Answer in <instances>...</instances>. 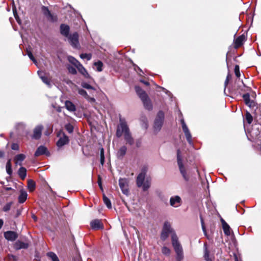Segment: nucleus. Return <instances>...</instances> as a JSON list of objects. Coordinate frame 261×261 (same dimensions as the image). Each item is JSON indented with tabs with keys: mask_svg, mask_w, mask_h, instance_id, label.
Instances as JSON below:
<instances>
[{
	"mask_svg": "<svg viewBox=\"0 0 261 261\" xmlns=\"http://www.w3.org/2000/svg\"><path fill=\"white\" fill-rule=\"evenodd\" d=\"M163 230L172 233L171 241L172 246L176 254L177 259L178 261H180L184 257L183 249L176 234L172 229L171 224L169 222L166 221L164 223Z\"/></svg>",
	"mask_w": 261,
	"mask_h": 261,
	"instance_id": "1",
	"label": "nucleus"
},
{
	"mask_svg": "<svg viewBox=\"0 0 261 261\" xmlns=\"http://www.w3.org/2000/svg\"><path fill=\"white\" fill-rule=\"evenodd\" d=\"M119 122L120 124L117 127L116 133V136L118 138H120L122 136L123 134H124V139L126 143L130 145H133L134 143V140L131 136L125 120L120 118Z\"/></svg>",
	"mask_w": 261,
	"mask_h": 261,
	"instance_id": "2",
	"label": "nucleus"
},
{
	"mask_svg": "<svg viewBox=\"0 0 261 261\" xmlns=\"http://www.w3.org/2000/svg\"><path fill=\"white\" fill-rule=\"evenodd\" d=\"M177 164L179 167V169L180 173L181 174L182 177L186 181H188L190 179L189 175L187 173L186 169L182 163V158L181 156L180 151L178 149L177 151Z\"/></svg>",
	"mask_w": 261,
	"mask_h": 261,
	"instance_id": "3",
	"label": "nucleus"
},
{
	"mask_svg": "<svg viewBox=\"0 0 261 261\" xmlns=\"http://www.w3.org/2000/svg\"><path fill=\"white\" fill-rule=\"evenodd\" d=\"M164 120V113L163 111H159L154 120V128L156 131H159L163 125Z\"/></svg>",
	"mask_w": 261,
	"mask_h": 261,
	"instance_id": "4",
	"label": "nucleus"
},
{
	"mask_svg": "<svg viewBox=\"0 0 261 261\" xmlns=\"http://www.w3.org/2000/svg\"><path fill=\"white\" fill-rule=\"evenodd\" d=\"M58 137H59V139L57 142L58 147H62L69 143V140L68 137L62 131H60L58 133Z\"/></svg>",
	"mask_w": 261,
	"mask_h": 261,
	"instance_id": "5",
	"label": "nucleus"
},
{
	"mask_svg": "<svg viewBox=\"0 0 261 261\" xmlns=\"http://www.w3.org/2000/svg\"><path fill=\"white\" fill-rule=\"evenodd\" d=\"M147 171V167H143L141 169V172L139 174L137 177L136 183L138 187H141L143 186V183L145 180V176Z\"/></svg>",
	"mask_w": 261,
	"mask_h": 261,
	"instance_id": "6",
	"label": "nucleus"
},
{
	"mask_svg": "<svg viewBox=\"0 0 261 261\" xmlns=\"http://www.w3.org/2000/svg\"><path fill=\"white\" fill-rule=\"evenodd\" d=\"M119 185L122 193L126 195H128L129 194V191L128 188V181L127 179L125 178H120L119 180Z\"/></svg>",
	"mask_w": 261,
	"mask_h": 261,
	"instance_id": "7",
	"label": "nucleus"
},
{
	"mask_svg": "<svg viewBox=\"0 0 261 261\" xmlns=\"http://www.w3.org/2000/svg\"><path fill=\"white\" fill-rule=\"evenodd\" d=\"M67 37L70 43L72 46V47L76 48H78L80 47L79 42V35L76 32L69 35Z\"/></svg>",
	"mask_w": 261,
	"mask_h": 261,
	"instance_id": "8",
	"label": "nucleus"
},
{
	"mask_svg": "<svg viewBox=\"0 0 261 261\" xmlns=\"http://www.w3.org/2000/svg\"><path fill=\"white\" fill-rule=\"evenodd\" d=\"M181 123L182 130L185 133L187 141L190 144L193 145L192 136L184 119L181 120Z\"/></svg>",
	"mask_w": 261,
	"mask_h": 261,
	"instance_id": "9",
	"label": "nucleus"
},
{
	"mask_svg": "<svg viewBox=\"0 0 261 261\" xmlns=\"http://www.w3.org/2000/svg\"><path fill=\"white\" fill-rule=\"evenodd\" d=\"M181 203V199L179 196H172L170 199V204L173 207H177Z\"/></svg>",
	"mask_w": 261,
	"mask_h": 261,
	"instance_id": "10",
	"label": "nucleus"
},
{
	"mask_svg": "<svg viewBox=\"0 0 261 261\" xmlns=\"http://www.w3.org/2000/svg\"><path fill=\"white\" fill-rule=\"evenodd\" d=\"M43 129V126L42 125H38L34 129L33 135L32 138L38 140L40 138L42 134V130Z\"/></svg>",
	"mask_w": 261,
	"mask_h": 261,
	"instance_id": "11",
	"label": "nucleus"
},
{
	"mask_svg": "<svg viewBox=\"0 0 261 261\" xmlns=\"http://www.w3.org/2000/svg\"><path fill=\"white\" fill-rule=\"evenodd\" d=\"M4 237L8 241H14L18 237L17 233L13 231H7L4 233Z\"/></svg>",
	"mask_w": 261,
	"mask_h": 261,
	"instance_id": "12",
	"label": "nucleus"
},
{
	"mask_svg": "<svg viewBox=\"0 0 261 261\" xmlns=\"http://www.w3.org/2000/svg\"><path fill=\"white\" fill-rule=\"evenodd\" d=\"M141 100L143 103L144 108L147 110L150 111L152 109V105L151 102L148 96L141 99Z\"/></svg>",
	"mask_w": 261,
	"mask_h": 261,
	"instance_id": "13",
	"label": "nucleus"
},
{
	"mask_svg": "<svg viewBox=\"0 0 261 261\" xmlns=\"http://www.w3.org/2000/svg\"><path fill=\"white\" fill-rule=\"evenodd\" d=\"M91 227L94 229H99L103 228V225L100 220L95 219L90 223Z\"/></svg>",
	"mask_w": 261,
	"mask_h": 261,
	"instance_id": "14",
	"label": "nucleus"
},
{
	"mask_svg": "<svg viewBox=\"0 0 261 261\" xmlns=\"http://www.w3.org/2000/svg\"><path fill=\"white\" fill-rule=\"evenodd\" d=\"M29 245L28 243L17 241L15 243L14 247L16 250H19L21 249H27L29 247Z\"/></svg>",
	"mask_w": 261,
	"mask_h": 261,
	"instance_id": "15",
	"label": "nucleus"
},
{
	"mask_svg": "<svg viewBox=\"0 0 261 261\" xmlns=\"http://www.w3.org/2000/svg\"><path fill=\"white\" fill-rule=\"evenodd\" d=\"M221 221L225 234L227 236H230L231 233V228L230 226L223 219H221Z\"/></svg>",
	"mask_w": 261,
	"mask_h": 261,
	"instance_id": "16",
	"label": "nucleus"
},
{
	"mask_svg": "<svg viewBox=\"0 0 261 261\" xmlns=\"http://www.w3.org/2000/svg\"><path fill=\"white\" fill-rule=\"evenodd\" d=\"M70 28L68 25L65 24H62L60 26V32L61 34L67 37L69 35Z\"/></svg>",
	"mask_w": 261,
	"mask_h": 261,
	"instance_id": "17",
	"label": "nucleus"
},
{
	"mask_svg": "<svg viewBox=\"0 0 261 261\" xmlns=\"http://www.w3.org/2000/svg\"><path fill=\"white\" fill-rule=\"evenodd\" d=\"M44 154H49V153L47 152V148L44 146H40L37 149L35 153V155L36 156H38Z\"/></svg>",
	"mask_w": 261,
	"mask_h": 261,
	"instance_id": "18",
	"label": "nucleus"
},
{
	"mask_svg": "<svg viewBox=\"0 0 261 261\" xmlns=\"http://www.w3.org/2000/svg\"><path fill=\"white\" fill-rule=\"evenodd\" d=\"M246 37L244 35H242L239 36L236 40L234 42V46L235 48H237L240 47L245 41Z\"/></svg>",
	"mask_w": 261,
	"mask_h": 261,
	"instance_id": "19",
	"label": "nucleus"
},
{
	"mask_svg": "<svg viewBox=\"0 0 261 261\" xmlns=\"http://www.w3.org/2000/svg\"><path fill=\"white\" fill-rule=\"evenodd\" d=\"M76 68L79 70V71L86 78H90V76L88 74L86 69L84 67V66L81 64L78 66H77Z\"/></svg>",
	"mask_w": 261,
	"mask_h": 261,
	"instance_id": "20",
	"label": "nucleus"
},
{
	"mask_svg": "<svg viewBox=\"0 0 261 261\" xmlns=\"http://www.w3.org/2000/svg\"><path fill=\"white\" fill-rule=\"evenodd\" d=\"M127 148L125 146H122L120 148L117 153V158L122 159L126 154Z\"/></svg>",
	"mask_w": 261,
	"mask_h": 261,
	"instance_id": "21",
	"label": "nucleus"
},
{
	"mask_svg": "<svg viewBox=\"0 0 261 261\" xmlns=\"http://www.w3.org/2000/svg\"><path fill=\"white\" fill-rule=\"evenodd\" d=\"M135 90L139 97L141 99L147 96L145 92L142 90L139 86H136L135 87Z\"/></svg>",
	"mask_w": 261,
	"mask_h": 261,
	"instance_id": "22",
	"label": "nucleus"
},
{
	"mask_svg": "<svg viewBox=\"0 0 261 261\" xmlns=\"http://www.w3.org/2000/svg\"><path fill=\"white\" fill-rule=\"evenodd\" d=\"M25 155L23 154H19L17 155L14 158L15 164L21 166L22 165V162L25 159Z\"/></svg>",
	"mask_w": 261,
	"mask_h": 261,
	"instance_id": "23",
	"label": "nucleus"
},
{
	"mask_svg": "<svg viewBox=\"0 0 261 261\" xmlns=\"http://www.w3.org/2000/svg\"><path fill=\"white\" fill-rule=\"evenodd\" d=\"M38 74L40 78L42 80L43 83L47 85H50L49 80L45 75V73L43 71H38Z\"/></svg>",
	"mask_w": 261,
	"mask_h": 261,
	"instance_id": "24",
	"label": "nucleus"
},
{
	"mask_svg": "<svg viewBox=\"0 0 261 261\" xmlns=\"http://www.w3.org/2000/svg\"><path fill=\"white\" fill-rule=\"evenodd\" d=\"M66 108L70 112H74L76 110L75 105L70 101L66 100L65 103Z\"/></svg>",
	"mask_w": 261,
	"mask_h": 261,
	"instance_id": "25",
	"label": "nucleus"
},
{
	"mask_svg": "<svg viewBox=\"0 0 261 261\" xmlns=\"http://www.w3.org/2000/svg\"><path fill=\"white\" fill-rule=\"evenodd\" d=\"M243 98L246 105L248 106L249 107H252L253 101L250 100V95L249 93L243 94Z\"/></svg>",
	"mask_w": 261,
	"mask_h": 261,
	"instance_id": "26",
	"label": "nucleus"
},
{
	"mask_svg": "<svg viewBox=\"0 0 261 261\" xmlns=\"http://www.w3.org/2000/svg\"><path fill=\"white\" fill-rule=\"evenodd\" d=\"M151 185V179L149 178H147L143 183L142 186V190L144 191H147L150 187Z\"/></svg>",
	"mask_w": 261,
	"mask_h": 261,
	"instance_id": "27",
	"label": "nucleus"
},
{
	"mask_svg": "<svg viewBox=\"0 0 261 261\" xmlns=\"http://www.w3.org/2000/svg\"><path fill=\"white\" fill-rule=\"evenodd\" d=\"M27 193L26 192L21 191L20 192V194L18 197V201L20 203H23L27 198Z\"/></svg>",
	"mask_w": 261,
	"mask_h": 261,
	"instance_id": "28",
	"label": "nucleus"
},
{
	"mask_svg": "<svg viewBox=\"0 0 261 261\" xmlns=\"http://www.w3.org/2000/svg\"><path fill=\"white\" fill-rule=\"evenodd\" d=\"M18 174L22 179H24L27 176V170L24 167H20L18 171Z\"/></svg>",
	"mask_w": 261,
	"mask_h": 261,
	"instance_id": "29",
	"label": "nucleus"
},
{
	"mask_svg": "<svg viewBox=\"0 0 261 261\" xmlns=\"http://www.w3.org/2000/svg\"><path fill=\"white\" fill-rule=\"evenodd\" d=\"M68 60L70 63L75 66L76 68L77 66L81 64L80 62H79L75 58L72 56H68Z\"/></svg>",
	"mask_w": 261,
	"mask_h": 261,
	"instance_id": "30",
	"label": "nucleus"
},
{
	"mask_svg": "<svg viewBox=\"0 0 261 261\" xmlns=\"http://www.w3.org/2000/svg\"><path fill=\"white\" fill-rule=\"evenodd\" d=\"M28 188L30 191H33L35 188V182L32 179H29L28 181Z\"/></svg>",
	"mask_w": 261,
	"mask_h": 261,
	"instance_id": "31",
	"label": "nucleus"
},
{
	"mask_svg": "<svg viewBox=\"0 0 261 261\" xmlns=\"http://www.w3.org/2000/svg\"><path fill=\"white\" fill-rule=\"evenodd\" d=\"M47 256L50 258L52 261H60L57 255L53 252H48Z\"/></svg>",
	"mask_w": 261,
	"mask_h": 261,
	"instance_id": "32",
	"label": "nucleus"
},
{
	"mask_svg": "<svg viewBox=\"0 0 261 261\" xmlns=\"http://www.w3.org/2000/svg\"><path fill=\"white\" fill-rule=\"evenodd\" d=\"M6 171L7 173L9 175H11L12 173V170L11 168V160H9L6 164Z\"/></svg>",
	"mask_w": 261,
	"mask_h": 261,
	"instance_id": "33",
	"label": "nucleus"
},
{
	"mask_svg": "<svg viewBox=\"0 0 261 261\" xmlns=\"http://www.w3.org/2000/svg\"><path fill=\"white\" fill-rule=\"evenodd\" d=\"M94 65L96 67L97 71L100 72L102 70L103 64L101 61H98L95 62Z\"/></svg>",
	"mask_w": 261,
	"mask_h": 261,
	"instance_id": "34",
	"label": "nucleus"
},
{
	"mask_svg": "<svg viewBox=\"0 0 261 261\" xmlns=\"http://www.w3.org/2000/svg\"><path fill=\"white\" fill-rule=\"evenodd\" d=\"M162 252L165 255L169 256L171 253V250L166 246H163L162 248Z\"/></svg>",
	"mask_w": 261,
	"mask_h": 261,
	"instance_id": "35",
	"label": "nucleus"
},
{
	"mask_svg": "<svg viewBox=\"0 0 261 261\" xmlns=\"http://www.w3.org/2000/svg\"><path fill=\"white\" fill-rule=\"evenodd\" d=\"M103 200L105 204L109 208H111L112 207L110 200L105 195L103 196Z\"/></svg>",
	"mask_w": 261,
	"mask_h": 261,
	"instance_id": "36",
	"label": "nucleus"
},
{
	"mask_svg": "<svg viewBox=\"0 0 261 261\" xmlns=\"http://www.w3.org/2000/svg\"><path fill=\"white\" fill-rule=\"evenodd\" d=\"M245 118L248 124H250L252 123L253 118L251 115L248 112H246Z\"/></svg>",
	"mask_w": 261,
	"mask_h": 261,
	"instance_id": "37",
	"label": "nucleus"
},
{
	"mask_svg": "<svg viewBox=\"0 0 261 261\" xmlns=\"http://www.w3.org/2000/svg\"><path fill=\"white\" fill-rule=\"evenodd\" d=\"M42 10L43 11L44 15L52 19L53 16H52L51 14L50 13V11H49V10L47 9V8L43 6V7H42Z\"/></svg>",
	"mask_w": 261,
	"mask_h": 261,
	"instance_id": "38",
	"label": "nucleus"
},
{
	"mask_svg": "<svg viewBox=\"0 0 261 261\" xmlns=\"http://www.w3.org/2000/svg\"><path fill=\"white\" fill-rule=\"evenodd\" d=\"M100 164L103 166L105 163V154H104V149L101 148L100 149Z\"/></svg>",
	"mask_w": 261,
	"mask_h": 261,
	"instance_id": "39",
	"label": "nucleus"
},
{
	"mask_svg": "<svg viewBox=\"0 0 261 261\" xmlns=\"http://www.w3.org/2000/svg\"><path fill=\"white\" fill-rule=\"evenodd\" d=\"M170 233V232H169L168 231H165V230L162 229V232H161V239L163 241L166 240L167 239V238L168 237L169 234Z\"/></svg>",
	"mask_w": 261,
	"mask_h": 261,
	"instance_id": "40",
	"label": "nucleus"
},
{
	"mask_svg": "<svg viewBox=\"0 0 261 261\" xmlns=\"http://www.w3.org/2000/svg\"><path fill=\"white\" fill-rule=\"evenodd\" d=\"M80 57L82 59H86L88 61H89L92 58V55L91 54H82L80 55Z\"/></svg>",
	"mask_w": 261,
	"mask_h": 261,
	"instance_id": "41",
	"label": "nucleus"
},
{
	"mask_svg": "<svg viewBox=\"0 0 261 261\" xmlns=\"http://www.w3.org/2000/svg\"><path fill=\"white\" fill-rule=\"evenodd\" d=\"M27 55L29 56V58L35 64H37V61L34 57L32 52L30 50L27 49Z\"/></svg>",
	"mask_w": 261,
	"mask_h": 261,
	"instance_id": "42",
	"label": "nucleus"
},
{
	"mask_svg": "<svg viewBox=\"0 0 261 261\" xmlns=\"http://www.w3.org/2000/svg\"><path fill=\"white\" fill-rule=\"evenodd\" d=\"M78 93L82 96L85 97L86 98H88L89 97V96H88L87 92L84 89H79Z\"/></svg>",
	"mask_w": 261,
	"mask_h": 261,
	"instance_id": "43",
	"label": "nucleus"
},
{
	"mask_svg": "<svg viewBox=\"0 0 261 261\" xmlns=\"http://www.w3.org/2000/svg\"><path fill=\"white\" fill-rule=\"evenodd\" d=\"M65 128L67 130V131L69 133H72L73 130V127L72 126V125H71V124L70 123H68V124H67L66 125H65Z\"/></svg>",
	"mask_w": 261,
	"mask_h": 261,
	"instance_id": "44",
	"label": "nucleus"
},
{
	"mask_svg": "<svg viewBox=\"0 0 261 261\" xmlns=\"http://www.w3.org/2000/svg\"><path fill=\"white\" fill-rule=\"evenodd\" d=\"M205 249H204V257L205 259L206 260H210L211 259L209 257V252L207 250V249L206 247V245H204Z\"/></svg>",
	"mask_w": 261,
	"mask_h": 261,
	"instance_id": "45",
	"label": "nucleus"
},
{
	"mask_svg": "<svg viewBox=\"0 0 261 261\" xmlns=\"http://www.w3.org/2000/svg\"><path fill=\"white\" fill-rule=\"evenodd\" d=\"M67 69L68 70V71L72 74H75L77 73L76 69L72 66H69L67 67Z\"/></svg>",
	"mask_w": 261,
	"mask_h": 261,
	"instance_id": "46",
	"label": "nucleus"
},
{
	"mask_svg": "<svg viewBox=\"0 0 261 261\" xmlns=\"http://www.w3.org/2000/svg\"><path fill=\"white\" fill-rule=\"evenodd\" d=\"M12 205L11 202L7 203L4 207H3V211L4 212H8L9 211L10 208Z\"/></svg>",
	"mask_w": 261,
	"mask_h": 261,
	"instance_id": "47",
	"label": "nucleus"
},
{
	"mask_svg": "<svg viewBox=\"0 0 261 261\" xmlns=\"http://www.w3.org/2000/svg\"><path fill=\"white\" fill-rule=\"evenodd\" d=\"M234 73L236 75L239 77L240 76V73L239 71V66L238 65H236L234 67Z\"/></svg>",
	"mask_w": 261,
	"mask_h": 261,
	"instance_id": "48",
	"label": "nucleus"
},
{
	"mask_svg": "<svg viewBox=\"0 0 261 261\" xmlns=\"http://www.w3.org/2000/svg\"><path fill=\"white\" fill-rule=\"evenodd\" d=\"M82 85L83 88H86L87 89H94V88L88 83H82Z\"/></svg>",
	"mask_w": 261,
	"mask_h": 261,
	"instance_id": "49",
	"label": "nucleus"
},
{
	"mask_svg": "<svg viewBox=\"0 0 261 261\" xmlns=\"http://www.w3.org/2000/svg\"><path fill=\"white\" fill-rule=\"evenodd\" d=\"M8 257L9 260H11V261H16L17 260V256H16L14 255H12V254L8 255Z\"/></svg>",
	"mask_w": 261,
	"mask_h": 261,
	"instance_id": "50",
	"label": "nucleus"
},
{
	"mask_svg": "<svg viewBox=\"0 0 261 261\" xmlns=\"http://www.w3.org/2000/svg\"><path fill=\"white\" fill-rule=\"evenodd\" d=\"M231 78V74L230 73H228L226 79L225 80V83H224L225 87H226V86L228 85L229 81L230 80V79Z\"/></svg>",
	"mask_w": 261,
	"mask_h": 261,
	"instance_id": "51",
	"label": "nucleus"
},
{
	"mask_svg": "<svg viewBox=\"0 0 261 261\" xmlns=\"http://www.w3.org/2000/svg\"><path fill=\"white\" fill-rule=\"evenodd\" d=\"M11 148L13 150H17L18 149V145L17 144H13L12 145Z\"/></svg>",
	"mask_w": 261,
	"mask_h": 261,
	"instance_id": "52",
	"label": "nucleus"
},
{
	"mask_svg": "<svg viewBox=\"0 0 261 261\" xmlns=\"http://www.w3.org/2000/svg\"><path fill=\"white\" fill-rule=\"evenodd\" d=\"M140 82L142 83H143L144 84L146 85V86H149V83L148 82H146V81H145L144 80H140Z\"/></svg>",
	"mask_w": 261,
	"mask_h": 261,
	"instance_id": "53",
	"label": "nucleus"
},
{
	"mask_svg": "<svg viewBox=\"0 0 261 261\" xmlns=\"http://www.w3.org/2000/svg\"><path fill=\"white\" fill-rule=\"evenodd\" d=\"M4 222L2 219H0V229L2 228V226L3 225Z\"/></svg>",
	"mask_w": 261,
	"mask_h": 261,
	"instance_id": "54",
	"label": "nucleus"
},
{
	"mask_svg": "<svg viewBox=\"0 0 261 261\" xmlns=\"http://www.w3.org/2000/svg\"><path fill=\"white\" fill-rule=\"evenodd\" d=\"M257 144L261 148V140H257L256 142Z\"/></svg>",
	"mask_w": 261,
	"mask_h": 261,
	"instance_id": "55",
	"label": "nucleus"
},
{
	"mask_svg": "<svg viewBox=\"0 0 261 261\" xmlns=\"http://www.w3.org/2000/svg\"><path fill=\"white\" fill-rule=\"evenodd\" d=\"M57 111H58V112H61V111H62V108H61V107H58L57 108Z\"/></svg>",
	"mask_w": 261,
	"mask_h": 261,
	"instance_id": "56",
	"label": "nucleus"
},
{
	"mask_svg": "<svg viewBox=\"0 0 261 261\" xmlns=\"http://www.w3.org/2000/svg\"><path fill=\"white\" fill-rule=\"evenodd\" d=\"M4 152L3 151H0V158H2L4 156Z\"/></svg>",
	"mask_w": 261,
	"mask_h": 261,
	"instance_id": "57",
	"label": "nucleus"
},
{
	"mask_svg": "<svg viewBox=\"0 0 261 261\" xmlns=\"http://www.w3.org/2000/svg\"><path fill=\"white\" fill-rule=\"evenodd\" d=\"M98 185H99V186L100 187V188L101 189H102L101 183V182L100 181V180H98Z\"/></svg>",
	"mask_w": 261,
	"mask_h": 261,
	"instance_id": "58",
	"label": "nucleus"
},
{
	"mask_svg": "<svg viewBox=\"0 0 261 261\" xmlns=\"http://www.w3.org/2000/svg\"><path fill=\"white\" fill-rule=\"evenodd\" d=\"M5 190H6V191H9V190H12V188H10V187H7V188H5Z\"/></svg>",
	"mask_w": 261,
	"mask_h": 261,
	"instance_id": "59",
	"label": "nucleus"
},
{
	"mask_svg": "<svg viewBox=\"0 0 261 261\" xmlns=\"http://www.w3.org/2000/svg\"><path fill=\"white\" fill-rule=\"evenodd\" d=\"M15 19H16L17 21L19 23L20 20L17 18V17L15 16Z\"/></svg>",
	"mask_w": 261,
	"mask_h": 261,
	"instance_id": "60",
	"label": "nucleus"
},
{
	"mask_svg": "<svg viewBox=\"0 0 261 261\" xmlns=\"http://www.w3.org/2000/svg\"><path fill=\"white\" fill-rule=\"evenodd\" d=\"M33 218L34 219V220H35V221H36V220H37V218H36V216H33Z\"/></svg>",
	"mask_w": 261,
	"mask_h": 261,
	"instance_id": "61",
	"label": "nucleus"
},
{
	"mask_svg": "<svg viewBox=\"0 0 261 261\" xmlns=\"http://www.w3.org/2000/svg\"><path fill=\"white\" fill-rule=\"evenodd\" d=\"M18 125L20 126H22V127H23V124L22 123H20L18 124Z\"/></svg>",
	"mask_w": 261,
	"mask_h": 261,
	"instance_id": "62",
	"label": "nucleus"
},
{
	"mask_svg": "<svg viewBox=\"0 0 261 261\" xmlns=\"http://www.w3.org/2000/svg\"><path fill=\"white\" fill-rule=\"evenodd\" d=\"M201 222H202V228H203V229L204 230V226H203V221H202V219H201Z\"/></svg>",
	"mask_w": 261,
	"mask_h": 261,
	"instance_id": "63",
	"label": "nucleus"
},
{
	"mask_svg": "<svg viewBox=\"0 0 261 261\" xmlns=\"http://www.w3.org/2000/svg\"><path fill=\"white\" fill-rule=\"evenodd\" d=\"M206 261H212L211 259L210 260H206Z\"/></svg>",
	"mask_w": 261,
	"mask_h": 261,
	"instance_id": "64",
	"label": "nucleus"
}]
</instances>
